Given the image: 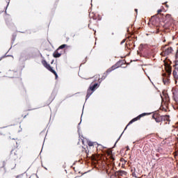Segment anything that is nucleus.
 I'll use <instances>...</instances> for the list:
<instances>
[{
    "mask_svg": "<svg viewBox=\"0 0 178 178\" xmlns=\"http://www.w3.org/2000/svg\"><path fill=\"white\" fill-rule=\"evenodd\" d=\"M120 61H118L111 67L108 68L106 70V72L104 74V75L102 76L100 81H102V80H105V79H106V76H108V73H111V72H113V70H115V69L120 67Z\"/></svg>",
    "mask_w": 178,
    "mask_h": 178,
    "instance_id": "nucleus-1",
    "label": "nucleus"
},
{
    "mask_svg": "<svg viewBox=\"0 0 178 178\" xmlns=\"http://www.w3.org/2000/svg\"><path fill=\"white\" fill-rule=\"evenodd\" d=\"M99 87V85L98 83H92L87 90L86 99H88V98H90L92 95V92H94V91H95V90Z\"/></svg>",
    "mask_w": 178,
    "mask_h": 178,
    "instance_id": "nucleus-2",
    "label": "nucleus"
},
{
    "mask_svg": "<svg viewBox=\"0 0 178 178\" xmlns=\"http://www.w3.org/2000/svg\"><path fill=\"white\" fill-rule=\"evenodd\" d=\"M147 115H148V113H143L140 115H139L138 117L132 119L127 125V127H125L124 130H126V129H127V127H129V126H130V124L134 123V122H137V120H140L141 119V118H144V116H147Z\"/></svg>",
    "mask_w": 178,
    "mask_h": 178,
    "instance_id": "nucleus-3",
    "label": "nucleus"
},
{
    "mask_svg": "<svg viewBox=\"0 0 178 178\" xmlns=\"http://www.w3.org/2000/svg\"><path fill=\"white\" fill-rule=\"evenodd\" d=\"M45 67L46 69H47V70H49V72H51V73H53V74L55 75L56 79H58V74L55 70H54V68L51 67V65L47 62L45 63Z\"/></svg>",
    "mask_w": 178,
    "mask_h": 178,
    "instance_id": "nucleus-4",
    "label": "nucleus"
},
{
    "mask_svg": "<svg viewBox=\"0 0 178 178\" xmlns=\"http://www.w3.org/2000/svg\"><path fill=\"white\" fill-rule=\"evenodd\" d=\"M152 119H154L156 123H161L162 122V115L158 113H155L152 115Z\"/></svg>",
    "mask_w": 178,
    "mask_h": 178,
    "instance_id": "nucleus-5",
    "label": "nucleus"
},
{
    "mask_svg": "<svg viewBox=\"0 0 178 178\" xmlns=\"http://www.w3.org/2000/svg\"><path fill=\"white\" fill-rule=\"evenodd\" d=\"M82 153L83 154L84 158H90V149H88V147H83Z\"/></svg>",
    "mask_w": 178,
    "mask_h": 178,
    "instance_id": "nucleus-6",
    "label": "nucleus"
},
{
    "mask_svg": "<svg viewBox=\"0 0 178 178\" xmlns=\"http://www.w3.org/2000/svg\"><path fill=\"white\" fill-rule=\"evenodd\" d=\"M134 47H136V45L134 44V42L133 41L127 42L126 48H127L128 49H134Z\"/></svg>",
    "mask_w": 178,
    "mask_h": 178,
    "instance_id": "nucleus-7",
    "label": "nucleus"
},
{
    "mask_svg": "<svg viewBox=\"0 0 178 178\" xmlns=\"http://www.w3.org/2000/svg\"><path fill=\"white\" fill-rule=\"evenodd\" d=\"M62 54H63V51H60L58 49H57L53 54L54 58H60L62 56Z\"/></svg>",
    "mask_w": 178,
    "mask_h": 178,
    "instance_id": "nucleus-8",
    "label": "nucleus"
},
{
    "mask_svg": "<svg viewBox=\"0 0 178 178\" xmlns=\"http://www.w3.org/2000/svg\"><path fill=\"white\" fill-rule=\"evenodd\" d=\"M152 24L158 27V26H159V18L155 19V17H152Z\"/></svg>",
    "mask_w": 178,
    "mask_h": 178,
    "instance_id": "nucleus-9",
    "label": "nucleus"
},
{
    "mask_svg": "<svg viewBox=\"0 0 178 178\" xmlns=\"http://www.w3.org/2000/svg\"><path fill=\"white\" fill-rule=\"evenodd\" d=\"M116 175L117 176H118L119 178H120L121 176H126V175H127V172L123 170H120L117 172Z\"/></svg>",
    "mask_w": 178,
    "mask_h": 178,
    "instance_id": "nucleus-10",
    "label": "nucleus"
},
{
    "mask_svg": "<svg viewBox=\"0 0 178 178\" xmlns=\"http://www.w3.org/2000/svg\"><path fill=\"white\" fill-rule=\"evenodd\" d=\"M173 51V49L172 47H168L165 50V55H169L170 54H172Z\"/></svg>",
    "mask_w": 178,
    "mask_h": 178,
    "instance_id": "nucleus-11",
    "label": "nucleus"
},
{
    "mask_svg": "<svg viewBox=\"0 0 178 178\" xmlns=\"http://www.w3.org/2000/svg\"><path fill=\"white\" fill-rule=\"evenodd\" d=\"M169 122V115H162V122Z\"/></svg>",
    "mask_w": 178,
    "mask_h": 178,
    "instance_id": "nucleus-12",
    "label": "nucleus"
},
{
    "mask_svg": "<svg viewBox=\"0 0 178 178\" xmlns=\"http://www.w3.org/2000/svg\"><path fill=\"white\" fill-rule=\"evenodd\" d=\"M88 145L90 148H91V147H94V144H95V143L92 142V141H88Z\"/></svg>",
    "mask_w": 178,
    "mask_h": 178,
    "instance_id": "nucleus-13",
    "label": "nucleus"
},
{
    "mask_svg": "<svg viewBox=\"0 0 178 178\" xmlns=\"http://www.w3.org/2000/svg\"><path fill=\"white\" fill-rule=\"evenodd\" d=\"M64 48H67V44H62L57 49L60 51V49H63Z\"/></svg>",
    "mask_w": 178,
    "mask_h": 178,
    "instance_id": "nucleus-14",
    "label": "nucleus"
},
{
    "mask_svg": "<svg viewBox=\"0 0 178 178\" xmlns=\"http://www.w3.org/2000/svg\"><path fill=\"white\" fill-rule=\"evenodd\" d=\"M163 81L165 85L169 84V79L168 78H163Z\"/></svg>",
    "mask_w": 178,
    "mask_h": 178,
    "instance_id": "nucleus-15",
    "label": "nucleus"
},
{
    "mask_svg": "<svg viewBox=\"0 0 178 178\" xmlns=\"http://www.w3.org/2000/svg\"><path fill=\"white\" fill-rule=\"evenodd\" d=\"M165 19H166L167 20H170V19H172V15H170V14H167V15H165Z\"/></svg>",
    "mask_w": 178,
    "mask_h": 178,
    "instance_id": "nucleus-16",
    "label": "nucleus"
},
{
    "mask_svg": "<svg viewBox=\"0 0 178 178\" xmlns=\"http://www.w3.org/2000/svg\"><path fill=\"white\" fill-rule=\"evenodd\" d=\"M172 94L175 97H178V89L175 90V91L172 92Z\"/></svg>",
    "mask_w": 178,
    "mask_h": 178,
    "instance_id": "nucleus-17",
    "label": "nucleus"
},
{
    "mask_svg": "<svg viewBox=\"0 0 178 178\" xmlns=\"http://www.w3.org/2000/svg\"><path fill=\"white\" fill-rule=\"evenodd\" d=\"M108 156H110L111 159H112V161H115V157L111 154V153H108Z\"/></svg>",
    "mask_w": 178,
    "mask_h": 178,
    "instance_id": "nucleus-18",
    "label": "nucleus"
},
{
    "mask_svg": "<svg viewBox=\"0 0 178 178\" xmlns=\"http://www.w3.org/2000/svg\"><path fill=\"white\" fill-rule=\"evenodd\" d=\"M132 176H133V177H137V176L136 175L135 172L132 173Z\"/></svg>",
    "mask_w": 178,
    "mask_h": 178,
    "instance_id": "nucleus-19",
    "label": "nucleus"
},
{
    "mask_svg": "<svg viewBox=\"0 0 178 178\" xmlns=\"http://www.w3.org/2000/svg\"><path fill=\"white\" fill-rule=\"evenodd\" d=\"M124 42H126V39H124V40L121 42V44H124Z\"/></svg>",
    "mask_w": 178,
    "mask_h": 178,
    "instance_id": "nucleus-20",
    "label": "nucleus"
},
{
    "mask_svg": "<svg viewBox=\"0 0 178 178\" xmlns=\"http://www.w3.org/2000/svg\"><path fill=\"white\" fill-rule=\"evenodd\" d=\"M161 12H162V10L161 9L158 10L157 13L159 14V13H161Z\"/></svg>",
    "mask_w": 178,
    "mask_h": 178,
    "instance_id": "nucleus-21",
    "label": "nucleus"
},
{
    "mask_svg": "<svg viewBox=\"0 0 178 178\" xmlns=\"http://www.w3.org/2000/svg\"><path fill=\"white\" fill-rule=\"evenodd\" d=\"M106 173H108V175H109V170H106Z\"/></svg>",
    "mask_w": 178,
    "mask_h": 178,
    "instance_id": "nucleus-22",
    "label": "nucleus"
},
{
    "mask_svg": "<svg viewBox=\"0 0 178 178\" xmlns=\"http://www.w3.org/2000/svg\"><path fill=\"white\" fill-rule=\"evenodd\" d=\"M135 12H136V13H137V12H138V9H135Z\"/></svg>",
    "mask_w": 178,
    "mask_h": 178,
    "instance_id": "nucleus-23",
    "label": "nucleus"
},
{
    "mask_svg": "<svg viewBox=\"0 0 178 178\" xmlns=\"http://www.w3.org/2000/svg\"><path fill=\"white\" fill-rule=\"evenodd\" d=\"M124 161V159H121V161Z\"/></svg>",
    "mask_w": 178,
    "mask_h": 178,
    "instance_id": "nucleus-24",
    "label": "nucleus"
},
{
    "mask_svg": "<svg viewBox=\"0 0 178 178\" xmlns=\"http://www.w3.org/2000/svg\"><path fill=\"white\" fill-rule=\"evenodd\" d=\"M99 80H101V79L99 78Z\"/></svg>",
    "mask_w": 178,
    "mask_h": 178,
    "instance_id": "nucleus-25",
    "label": "nucleus"
},
{
    "mask_svg": "<svg viewBox=\"0 0 178 178\" xmlns=\"http://www.w3.org/2000/svg\"><path fill=\"white\" fill-rule=\"evenodd\" d=\"M88 27H90V24H88Z\"/></svg>",
    "mask_w": 178,
    "mask_h": 178,
    "instance_id": "nucleus-26",
    "label": "nucleus"
},
{
    "mask_svg": "<svg viewBox=\"0 0 178 178\" xmlns=\"http://www.w3.org/2000/svg\"><path fill=\"white\" fill-rule=\"evenodd\" d=\"M125 178H127V177H125Z\"/></svg>",
    "mask_w": 178,
    "mask_h": 178,
    "instance_id": "nucleus-27",
    "label": "nucleus"
}]
</instances>
